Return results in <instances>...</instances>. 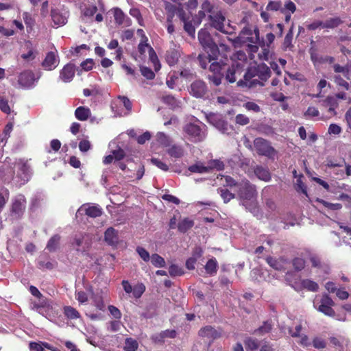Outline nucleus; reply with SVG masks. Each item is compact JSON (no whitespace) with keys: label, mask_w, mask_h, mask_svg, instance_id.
<instances>
[{"label":"nucleus","mask_w":351,"mask_h":351,"mask_svg":"<svg viewBox=\"0 0 351 351\" xmlns=\"http://www.w3.org/2000/svg\"><path fill=\"white\" fill-rule=\"evenodd\" d=\"M64 313L67 318L71 319H77L80 317V313L70 306L64 308Z\"/></svg>","instance_id":"e433bc0d"},{"label":"nucleus","mask_w":351,"mask_h":351,"mask_svg":"<svg viewBox=\"0 0 351 351\" xmlns=\"http://www.w3.org/2000/svg\"><path fill=\"white\" fill-rule=\"evenodd\" d=\"M221 180L227 186L236 187L238 194L241 199H251L256 195L257 193L255 186L250 184L247 180H242L238 182L228 176H223Z\"/></svg>","instance_id":"f03ea898"},{"label":"nucleus","mask_w":351,"mask_h":351,"mask_svg":"<svg viewBox=\"0 0 351 351\" xmlns=\"http://www.w3.org/2000/svg\"><path fill=\"white\" fill-rule=\"evenodd\" d=\"M199 335L202 337L214 339L219 337L220 333H219L213 327L206 326L199 331Z\"/></svg>","instance_id":"b1692460"},{"label":"nucleus","mask_w":351,"mask_h":351,"mask_svg":"<svg viewBox=\"0 0 351 351\" xmlns=\"http://www.w3.org/2000/svg\"><path fill=\"white\" fill-rule=\"evenodd\" d=\"M198 40L206 53L210 52V56L215 57L219 54V49L213 40L210 34L206 29H201L198 32Z\"/></svg>","instance_id":"39448f33"},{"label":"nucleus","mask_w":351,"mask_h":351,"mask_svg":"<svg viewBox=\"0 0 351 351\" xmlns=\"http://www.w3.org/2000/svg\"><path fill=\"white\" fill-rule=\"evenodd\" d=\"M15 166L17 168V176L13 178V179L19 186L23 185L29 179V167L26 163L23 162H18Z\"/></svg>","instance_id":"9b49d317"},{"label":"nucleus","mask_w":351,"mask_h":351,"mask_svg":"<svg viewBox=\"0 0 351 351\" xmlns=\"http://www.w3.org/2000/svg\"><path fill=\"white\" fill-rule=\"evenodd\" d=\"M136 252L139 256L145 261L148 262L150 260L149 253L143 247H137L136 249Z\"/></svg>","instance_id":"864d4df0"},{"label":"nucleus","mask_w":351,"mask_h":351,"mask_svg":"<svg viewBox=\"0 0 351 351\" xmlns=\"http://www.w3.org/2000/svg\"><path fill=\"white\" fill-rule=\"evenodd\" d=\"M209 19L211 26L215 29L225 34H232V27L230 25L225 26L226 18L220 11L217 10L213 14H209Z\"/></svg>","instance_id":"0eeeda50"},{"label":"nucleus","mask_w":351,"mask_h":351,"mask_svg":"<svg viewBox=\"0 0 351 351\" xmlns=\"http://www.w3.org/2000/svg\"><path fill=\"white\" fill-rule=\"evenodd\" d=\"M169 273L171 276H182L184 274L183 269L176 265H171L169 268Z\"/></svg>","instance_id":"603ef678"},{"label":"nucleus","mask_w":351,"mask_h":351,"mask_svg":"<svg viewBox=\"0 0 351 351\" xmlns=\"http://www.w3.org/2000/svg\"><path fill=\"white\" fill-rule=\"evenodd\" d=\"M207 167H209V171L211 169L221 170L223 168V163L219 160H213L208 162Z\"/></svg>","instance_id":"4d7b16f0"},{"label":"nucleus","mask_w":351,"mask_h":351,"mask_svg":"<svg viewBox=\"0 0 351 351\" xmlns=\"http://www.w3.org/2000/svg\"><path fill=\"white\" fill-rule=\"evenodd\" d=\"M34 308L38 313L46 317L53 316L57 313L53 304L49 301H42L40 304H35Z\"/></svg>","instance_id":"4468645a"},{"label":"nucleus","mask_w":351,"mask_h":351,"mask_svg":"<svg viewBox=\"0 0 351 351\" xmlns=\"http://www.w3.org/2000/svg\"><path fill=\"white\" fill-rule=\"evenodd\" d=\"M217 267L218 263L215 258L208 260L205 265L206 271L210 276H214L217 274Z\"/></svg>","instance_id":"473e14b6"},{"label":"nucleus","mask_w":351,"mask_h":351,"mask_svg":"<svg viewBox=\"0 0 351 351\" xmlns=\"http://www.w3.org/2000/svg\"><path fill=\"white\" fill-rule=\"evenodd\" d=\"M40 75L36 77L33 71L25 70L19 75L18 83L23 88H32L35 86Z\"/></svg>","instance_id":"1a4fd4ad"},{"label":"nucleus","mask_w":351,"mask_h":351,"mask_svg":"<svg viewBox=\"0 0 351 351\" xmlns=\"http://www.w3.org/2000/svg\"><path fill=\"white\" fill-rule=\"evenodd\" d=\"M145 291V286L143 283H138L133 287L132 295L135 298L138 299L141 297Z\"/></svg>","instance_id":"a18cd8bd"},{"label":"nucleus","mask_w":351,"mask_h":351,"mask_svg":"<svg viewBox=\"0 0 351 351\" xmlns=\"http://www.w3.org/2000/svg\"><path fill=\"white\" fill-rule=\"evenodd\" d=\"M244 343L247 351H248L249 350L251 351L257 350L259 346L258 341L252 337L246 338L244 341Z\"/></svg>","instance_id":"4c0bfd02"},{"label":"nucleus","mask_w":351,"mask_h":351,"mask_svg":"<svg viewBox=\"0 0 351 351\" xmlns=\"http://www.w3.org/2000/svg\"><path fill=\"white\" fill-rule=\"evenodd\" d=\"M207 121L222 133L228 131V123L222 119L219 114L209 113L206 115Z\"/></svg>","instance_id":"f8f14e48"},{"label":"nucleus","mask_w":351,"mask_h":351,"mask_svg":"<svg viewBox=\"0 0 351 351\" xmlns=\"http://www.w3.org/2000/svg\"><path fill=\"white\" fill-rule=\"evenodd\" d=\"M108 311L110 315L116 319H120L121 318L122 314L120 310L113 305L108 306Z\"/></svg>","instance_id":"69168bd1"},{"label":"nucleus","mask_w":351,"mask_h":351,"mask_svg":"<svg viewBox=\"0 0 351 351\" xmlns=\"http://www.w3.org/2000/svg\"><path fill=\"white\" fill-rule=\"evenodd\" d=\"M140 71L142 75L147 80H153L155 77L154 72L149 67L141 66H140Z\"/></svg>","instance_id":"8fccbe9b"},{"label":"nucleus","mask_w":351,"mask_h":351,"mask_svg":"<svg viewBox=\"0 0 351 351\" xmlns=\"http://www.w3.org/2000/svg\"><path fill=\"white\" fill-rule=\"evenodd\" d=\"M270 75V69L265 64L252 66L247 70L243 80L237 82V86L247 88H252L257 85L263 86H264L263 82L267 81Z\"/></svg>","instance_id":"f257e3e1"},{"label":"nucleus","mask_w":351,"mask_h":351,"mask_svg":"<svg viewBox=\"0 0 351 351\" xmlns=\"http://www.w3.org/2000/svg\"><path fill=\"white\" fill-rule=\"evenodd\" d=\"M12 129H13V123H8L5 125V127L3 130L4 137L2 138V139H1V142H4L3 145L5 144L6 141L9 138L10 134L11 132L12 131Z\"/></svg>","instance_id":"338daca9"},{"label":"nucleus","mask_w":351,"mask_h":351,"mask_svg":"<svg viewBox=\"0 0 351 351\" xmlns=\"http://www.w3.org/2000/svg\"><path fill=\"white\" fill-rule=\"evenodd\" d=\"M104 239L109 245H113L118 243V233L113 228H108L104 234Z\"/></svg>","instance_id":"5701e85b"},{"label":"nucleus","mask_w":351,"mask_h":351,"mask_svg":"<svg viewBox=\"0 0 351 351\" xmlns=\"http://www.w3.org/2000/svg\"><path fill=\"white\" fill-rule=\"evenodd\" d=\"M293 25H292V27L290 28L288 33L285 36L284 43H283V47L285 49L289 48L292 46L291 42H292L293 34Z\"/></svg>","instance_id":"3c124183"},{"label":"nucleus","mask_w":351,"mask_h":351,"mask_svg":"<svg viewBox=\"0 0 351 351\" xmlns=\"http://www.w3.org/2000/svg\"><path fill=\"white\" fill-rule=\"evenodd\" d=\"M238 69L236 67L234 64H232L231 68H228L226 75V79L230 83H233L236 81L235 73Z\"/></svg>","instance_id":"c03bdc74"},{"label":"nucleus","mask_w":351,"mask_h":351,"mask_svg":"<svg viewBox=\"0 0 351 351\" xmlns=\"http://www.w3.org/2000/svg\"><path fill=\"white\" fill-rule=\"evenodd\" d=\"M91 114L90 110L84 106H80L75 111V117L82 121H86Z\"/></svg>","instance_id":"c85d7f7f"},{"label":"nucleus","mask_w":351,"mask_h":351,"mask_svg":"<svg viewBox=\"0 0 351 351\" xmlns=\"http://www.w3.org/2000/svg\"><path fill=\"white\" fill-rule=\"evenodd\" d=\"M25 47L27 51V52H24L21 54V58L27 62L32 61L35 59L36 56V51L35 48L30 41H27L25 44Z\"/></svg>","instance_id":"4be33fe9"},{"label":"nucleus","mask_w":351,"mask_h":351,"mask_svg":"<svg viewBox=\"0 0 351 351\" xmlns=\"http://www.w3.org/2000/svg\"><path fill=\"white\" fill-rule=\"evenodd\" d=\"M75 73V65L73 64L69 63L60 71V78L64 82H70L73 80Z\"/></svg>","instance_id":"a211bd4d"},{"label":"nucleus","mask_w":351,"mask_h":351,"mask_svg":"<svg viewBox=\"0 0 351 351\" xmlns=\"http://www.w3.org/2000/svg\"><path fill=\"white\" fill-rule=\"evenodd\" d=\"M157 141L164 147H169L171 145V139L163 132H158L156 134Z\"/></svg>","instance_id":"a19ab883"},{"label":"nucleus","mask_w":351,"mask_h":351,"mask_svg":"<svg viewBox=\"0 0 351 351\" xmlns=\"http://www.w3.org/2000/svg\"><path fill=\"white\" fill-rule=\"evenodd\" d=\"M59 241L60 237L58 235H54L52 237L47 243V250L49 251H54L58 246Z\"/></svg>","instance_id":"09e8293b"},{"label":"nucleus","mask_w":351,"mask_h":351,"mask_svg":"<svg viewBox=\"0 0 351 351\" xmlns=\"http://www.w3.org/2000/svg\"><path fill=\"white\" fill-rule=\"evenodd\" d=\"M78 213L85 212L90 217H97L101 215L102 210L98 206L83 205L78 210Z\"/></svg>","instance_id":"aec40b11"},{"label":"nucleus","mask_w":351,"mask_h":351,"mask_svg":"<svg viewBox=\"0 0 351 351\" xmlns=\"http://www.w3.org/2000/svg\"><path fill=\"white\" fill-rule=\"evenodd\" d=\"M149 58L153 64L155 71H159L160 69V64L158 56L152 47L149 48Z\"/></svg>","instance_id":"c9c22d12"},{"label":"nucleus","mask_w":351,"mask_h":351,"mask_svg":"<svg viewBox=\"0 0 351 351\" xmlns=\"http://www.w3.org/2000/svg\"><path fill=\"white\" fill-rule=\"evenodd\" d=\"M235 121L239 125H245L249 123L250 119L247 116L242 114H239L235 117Z\"/></svg>","instance_id":"774afa93"},{"label":"nucleus","mask_w":351,"mask_h":351,"mask_svg":"<svg viewBox=\"0 0 351 351\" xmlns=\"http://www.w3.org/2000/svg\"><path fill=\"white\" fill-rule=\"evenodd\" d=\"M59 63V56L58 51L56 50L47 53L42 62V66L47 71H52L58 66Z\"/></svg>","instance_id":"ddd939ff"},{"label":"nucleus","mask_w":351,"mask_h":351,"mask_svg":"<svg viewBox=\"0 0 351 351\" xmlns=\"http://www.w3.org/2000/svg\"><path fill=\"white\" fill-rule=\"evenodd\" d=\"M0 109L2 112H3L4 113L8 114L11 112V109L10 108V106L8 105V100L1 96H0Z\"/></svg>","instance_id":"e2e57ef3"},{"label":"nucleus","mask_w":351,"mask_h":351,"mask_svg":"<svg viewBox=\"0 0 351 351\" xmlns=\"http://www.w3.org/2000/svg\"><path fill=\"white\" fill-rule=\"evenodd\" d=\"M25 208V198L22 195H19L13 199L12 205V213L16 217H19L23 213Z\"/></svg>","instance_id":"dca6fc26"},{"label":"nucleus","mask_w":351,"mask_h":351,"mask_svg":"<svg viewBox=\"0 0 351 351\" xmlns=\"http://www.w3.org/2000/svg\"><path fill=\"white\" fill-rule=\"evenodd\" d=\"M147 38L145 35L143 34L141 42L138 46V50L141 55H144L147 50L149 51V48L152 47L147 44Z\"/></svg>","instance_id":"79ce46f5"},{"label":"nucleus","mask_w":351,"mask_h":351,"mask_svg":"<svg viewBox=\"0 0 351 351\" xmlns=\"http://www.w3.org/2000/svg\"><path fill=\"white\" fill-rule=\"evenodd\" d=\"M326 102L328 105L330 106L328 108V112L330 113L331 115H335V108L338 106V104L336 101V99L332 97H328L326 99Z\"/></svg>","instance_id":"de8ad7c7"},{"label":"nucleus","mask_w":351,"mask_h":351,"mask_svg":"<svg viewBox=\"0 0 351 351\" xmlns=\"http://www.w3.org/2000/svg\"><path fill=\"white\" fill-rule=\"evenodd\" d=\"M208 55L205 54H199L198 56V60L199 62V64L202 68L206 69L208 63H210L212 60H214L217 58V56L215 57L210 56V52L207 53Z\"/></svg>","instance_id":"f704fd0d"},{"label":"nucleus","mask_w":351,"mask_h":351,"mask_svg":"<svg viewBox=\"0 0 351 351\" xmlns=\"http://www.w3.org/2000/svg\"><path fill=\"white\" fill-rule=\"evenodd\" d=\"M150 260L152 265L156 267H164L165 266V259L157 254H153Z\"/></svg>","instance_id":"ea45409f"},{"label":"nucleus","mask_w":351,"mask_h":351,"mask_svg":"<svg viewBox=\"0 0 351 351\" xmlns=\"http://www.w3.org/2000/svg\"><path fill=\"white\" fill-rule=\"evenodd\" d=\"M342 23L339 17L330 18L323 21V29H333L338 27Z\"/></svg>","instance_id":"72a5a7b5"},{"label":"nucleus","mask_w":351,"mask_h":351,"mask_svg":"<svg viewBox=\"0 0 351 351\" xmlns=\"http://www.w3.org/2000/svg\"><path fill=\"white\" fill-rule=\"evenodd\" d=\"M193 219L189 217L181 219L178 223V229L182 233H185L194 226Z\"/></svg>","instance_id":"bb28decb"},{"label":"nucleus","mask_w":351,"mask_h":351,"mask_svg":"<svg viewBox=\"0 0 351 351\" xmlns=\"http://www.w3.org/2000/svg\"><path fill=\"white\" fill-rule=\"evenodd\" d=\"M254 145L259 155L265 156L269 158H274L276 152L267 140L256 138L254 141Z\"/></svg>","instance_id":"6e6552de"},{"label":"nucleus","mask_w":351,"mask_h":351,"mask_svg":"<svg viewBox=\"0 0 351 351\" xmlns=\"http://www.w3.org/2000/svg\"><path fill=\"white\" fill-rule=\"evenodd\" d=\"M180 51L178 49H170L167 51L166 60L170 66L174 65L178 60Z\"/></svg>","instance_id":"c756f323"},{"label":"nucleus","mask_w":351,"mask_h":351,"mask_svg":"<svg viewBox=\"0 0 351 351\" xmlns=\"http://www.w3.org/2000/svg\"><path fill=\"white\" fill-rule=\"evenodd\" d=\"M176 13L183 23L190 20L191 19L189 14H187L181 7H178L177 8Z\"/></svg>","instance_id":"5fc2aeb1"},{"label":"nucleus","mask_w":351,"mask_h":351,"mask_svg":"<svg viewBox=\"0 0 351 351\" xmlns=\"http://www.w3.org/2000/svg\"><path fill=\"white\" fill-rule=\"evenodd\" d=\"M189 170L191 172L193 173H208L209 172V167H207V166H204L202 163H196L193 165H191L189 167Z\"/></svg>","instance_id":"58836bf2"},{"label":"nucleus","mask_w":351,"mask_h":351,"mask_svg":"<svg viewBox=\"0 0 351 351\" xmlns=\"http://www.w3.org/2000/svg\"><path fill=\"white\" fill-rule=\"evenodd\" d=\"M271 330V324L268 322H264L263 325L259 327L255 332L258 335H265L266 333H268Z\"/></svg>","instance_id":"13d9d810"},{"label":"nucleus","mask_w":351,"mask_h":351,"mask_svg":"<svg viewBox=\"0 0 351 351\" xmlns=\"http://www.w3.org/2000/svg\"><path fill=\"white\" fill-rule=\"evenodd\" d=\"M291 276H295L293 271H288L285 275V280L296 291H300L306 289L308 291L316 292L319 289L318 284L311 279H303L300 281H293L289 278Z\"/></svg>","instance_id":"20e7f679"},{"label":"nucleus","mask_w":351,"mask_h":351,"mask_svg":"<svg viewBox=\"0 0 351 351\" xmlns=\"http://www.w3.org/2000/svg\"><path fill=\"white\" fill-rule=\"evenodd\" d=\"M219 192L220 193L221 197L225 203L228 202L230 199L234 197V195L226 189H219Z\"/></svg>","instance_id":"bf43d9fd"},{"label":"nucleus","mask_w":351,"mask_h":351,"mask_svg":"<svg viewBox=\"0 0 351 351\" xmlns=\"http://www.w3.org/2000/svg\"><path fill=\"white\" fill-rule=\"evenodd\" d=\"M333 69L335 73L342 74L344 77L351 81V65L349 66H341L339 64H334Z\"/></svg>","instance_id":"2f4dec72"},{"label":"nucleus","mask_w":351,"mask_h":351,"mask_svg":"<svg viewBox=\"0 0 351 351\" xmlns=\"http://www.w3.org/2000/svg\"><path fill=\"white\" fill-rule=\"evenodd\" d=\"M114 13V21L118 25H123L124 26H129L131 24V21L128 18V16H126L123 12L118 8H116L113 10Z\"/></svg>","instance_id":"412c9836"},{"label":"nucleus","mask_w":351,"mask_h":351,"mask_svg":"<svg viewBox=\"0 0 351 351\" xmlns=\"http://www.w3.org/2000/svg\"><path fill=\"white\" fill-rule=\"evenodd\" d=\"M217 10H215V7L212 5L208 0L204 1L202 5L201 10L198 12L199 18H204L206 14H213Z\"/></svg>","instance_id":"a878e982"},{"label":"nucleus","mask_w":351,"mask_h":351,"mask_svg":"<svg viewBox=\"0 0 351 351\" xmlns=\"http://www.w3.org/2000/svg\"><path fill=\"white\" fill-rule=\"evenodd\" d=\"M207 86L202 80L193 82L190 86V93L195 97L202 98L207 93Z\"/></svg>","instance_id":"2eb2a0df"},{"label":"nucleus","mask_w":351,"mask_h":351,"mask_svg":"<svg viewBox=\"0 0 351 351\" xmlns=\"http://www.w3.org/2000/svg\"><path fill=\"white\" fill-rule=\"evenodd\" d=\"M206 125L199 121L186 123L183 131L184 136L193 143L204 141L206 136Z\"/></svg>","instance_id":"7ed1b4c3"},{"label":"nucleus","mask_w":351,"mask_h":351,"mask_svg":"<svg viewBox=\"0 0 351 351\" xmlns=\"http://www.w3.org/2000/svg\"><path fill=\"white\" fill-rule=\"evenodd\" d=\"M267 263L271 267L277 271H285L289 265L287 260L283 258H274L268 257L267 258Z\"/></svg>","instance_id":"6ab92c4d"},{"label":"nucleus","mask_w":351,"mask_h":351,"mask_svg":"<svg viewBox=\"0 0 351 351\" xmlns=\"http://www.w3.org/2000/svg\"><path fill=\"white\" fill-rule=\"evenodd\" d=\"M316 202L322 204L326 208H327L328 209L331 210H340L342 208V205L341 204H339V203H335V204L330 203V202H326V201H325L324 199H317Z\"/></svg>","instance_id":"37998d69"},{"label":"nucleus","mask_w":351,"mask_h":351,"mask_svg":"<svg viewBox=\"0 0 351 351\" xmlns=\"http://www.w3.org/2000/svg\"><path fill=\"white\" fill-rule=\"evenodd\" d=\"M223 66L219 62H213L209 66V70L213 73V74L219 75L221 71L223 69Z\"/></svg>","instance_id":"0e129e2a"},{"label":"nucleus","mask_w":351,"mask_h":351,"mask_svg":"<svg viewBox=\"0 0 351 351\" xmlns=\"http://www.w3.org/2000/svg\"><path fill=\"white\" fill-rule=\"evenodd\" d=\"M138 348V343L132 338L125 339L124 349L126 351H135Z\"/></svg>","instance_id":"49530a36"},{"label":"nucleus","mask_w":351,"mask_h":351,"mask_svg":"<svg viewBox=\"0 0 351 351\" xmlns=\"http://www.w3.org/2000/svg\"><path fill=\"white\" fill-rule=\"evenodd\" d=\"M171 157L180 158L184 156V149L180 145H173L167 150Z\"/></svg>","instance_id":"7c9ffc66"},{"label":"nucleus","mask_w":351,"mask_h":351,"mask_svg":"<svg viewBox=\"0 0 351 351\" xmlns=\"http://www.w3.org/2000/svg\"><path fill=\"white\" fill-rule=\"evenodd\" d=\"M232 59L236 67L240 69L243 66L244 63L247 60V56L244 51H238L233 54Z\"/></svg>","instance_id":"cd10ccee"},{"label":"nucleus","mask_w":351,"mask_h":351,"mask_svg":"<svg viewBox=\"0 0 351 351\" xmlns=\"http://www.w3.org/2000/svg\"><path fill=\"white\" fill-rule=\"evenodd\" d=\"M238 39L243 43H258L260 41L259 30L257 27L253 30L249 27H245L240 32Z\"/></svg>","instance_id":"9d476101"},{"label":"nucleus","mask_w":351,"mask_h":351,"mask_svg":"<svg viewBox=\"0 0 351 351\" xmlns=\"http://www.w3.org/2000/svg\"><path fill=\"white\" fill-rule=\"evenodd\" d=\"M151 162L164 171H167L169 170L168 165L158 158H152Z\"/></svg>","instance_id":"680f3d73"},{"label":"nucleus","mask_w":351,"mask_h":351,"mask_svg":"<svg viewBox=\"0 0 351 351\" xmlns=\"http://www.w3.org/2000/svg\"><path fill=\"white\" fill-rule=\"evenodd\" d=\"M293 266L295 270L301 271L305 267V261L302 258H295L293 260Z\"/></svg>","instance_id":"052dcab7"},{"label":"nucleus","mask_w":351,"mask_h":351,"mask_svg":"<svg viewBox=\"0 0 351 351\" xmlns=\"http://www.w3.org/2000/svg\"><path fill=\"white\" fill-rule=\"evenodd\" d=\"M254 172L261 180L268 182L271 180V174L267 168L257 165L254 167Z\"/></svg>","instance_id":"393cba45"},{"label":"nucleus","mask_w":351,"mask_h":351,"mask_svg":"<svg viewBox=\"0 0 351 351\" xmlns=\"http://www.w3.org/2000/svg\"><path fill=\"white\" fill-rule=\"evenodd\" d=\"M334 305V301L327 294H324L319 301L315 300L313 303L315 308L329 317H334L335 315L332 308Z\"/></svg>","instance_id":"423d86ee"},{"label":"nucleus","mask_w":351,"mask_h":351,"mask_svg":"<svg viewBox=\"0 0 351 351\" xmlns=\"http://www.w3.org/2000/svg\"><path fill=\"white\" fill-rule=\"evenodd\" d=\"M51 16L55 25L62 26L67 22L68 12L66 11L62 12L58 9H53Z\"/></svg>","instance_id":"f3484780"},{"label":"nucleus","mask_w":351,"mask_h":351,"mask_svg":"<svg viewBox=\"0 0 351 351\" xmlns=\"http://www.w3.org/2000/svg\"><path fill=\"white\" fill-rule=\"evenodd\" d=\"M184 29L190 36L195 37V29L190 20L184 22Z\"/></svg>","instance_id":"6e6d98bb"}]
</instances>
